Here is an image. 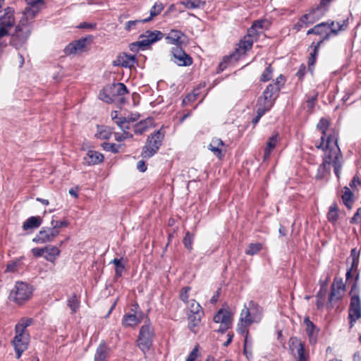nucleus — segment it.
<instances>
[{
	"instance_id": "obj_1",
	"label": "nucleus",
	"mask_w": 361,
	"mask_h": 361,
	"mask_svg": "<svg viewBox=\"0 0 361 361\" xmlns=\"http://www.w3.org/2000/svg\"><path fill=\"white\" fill-rule=\"evenodd\" d=\"M348 24H317L313 28L307 31V35L315 34L322 37V39L315 45H313L314 43L311 45V47H314L308 58V67L311 73L313 71V66L316 62L321 44L331 37L336 36L340 31L346 30Z\"/></svg>"
},
{
	"instance_id": "obj_2",
	"label": "nucleus",
	"mask_w": 361,
	"mask_h": 361,
	"mask_svg": "<svg viewBox=\"0 0 361 361\" xmlns=\"http://www.w3.org/2000/svg\"><path fill=\"white\" fill-rule=\"evenodd\" d=\"M33 322L32 318H21L15 326L16 336L12 341L17 358L27 350L29 343V335L26 334V329Z\"/></svg>"
},
{
	"instance_id": "obj_3",
	"label": "nucleus",
	"mask_w": 361,
	"mask_h": 361,
	"mask_svg": "<svg viewBox=\"0 0 361 361\" xmlns=\"http://www.w3.org/2000/svg\"><path fill=\"white\" fill-rule=\"evenodd\" d=\"M324 149L328 150V154L325 156L323 163L319 166L318 169L319 171H325L326 169V166H329L331 164H333L334 167L337 166V165H342L341 161L342 156L338 146V137L334 135H329L327 137Z\"/></svg>"
},
{
	"instance_id": "obj_4",
	"label": "nucleus",
	"mask_w": 361,
	"mask_h": 361,
	"mask_svg": "<svg viewBox=\"0 0 361 361\" xmlns=\"http://www.w3.org/2000/svg\"><path fill=\"white\" fill-rule=\"evenodd\" d=\"M164 37V34L158 30L146 31L143 35H140L137 42L130 43L129 48L133 52H137L140 50L146 49L149 45L160 40Z\"/></svg>"
},
{
	"instance_id": "obj_5",
	"label": "nucleus",
	"mask_w": 361,
	"mask_h": 361,
	"mask_svg": "<svg viewBox=\"0 0 361 361\" xmlns=\"http://www.w3.org/2000/svg\"><path fill=\"white\" fill-rule=\"evenodd\" d=\"M32 293V287L26 283L18 281L9 294V299L17 304L29 300Z\"/></svg>"
},
{
	"instance_id": "obj_6",
	"label": "nucleus",
	"mask_w": 361,
	"mask_h": 361,
	"mask_svg": "<svg viewBox=\"0 0 361 361\" xmlns=\"http://www.w3.org/2000/svg\"><path fill=\"white\" fill-rule=\"evenodd\" d=\"M164 137V134L160 130L149 135L142 149V157L147 159L152 157L161 145Z\"/></svg>"
},
{
	"instance_id": "obj_7",
	"label": "nucleus",
	"mask_w": 361,
	"mask_h": 361,
	"mask_svg": "<svg viewBox=\"0 0 361 361\" xmlns=\"http://www.w3.org/2000/svg\"><path fill=\"white\" fill-rule=\"evenodd\" d=\"M154 335L153 329L149 324L141 326L137 339V346L145 354L152 347Z\"/></svg>"
},
{
	"instance_id": "obj_8",
	"label": "nucleus",
	"mask_w": 361,
	"mask_h": 361,
	"mask_svg": "<svg viewBox=\"0 0 361 361\" xmlns=\"http://www.w3.org/2000/svg\"><path fill=\"white\" fill-rule=\"evenodd\" d=\"M109 89L114 103L117 104L118 106H122L126 102L125 96L128 94L127 87L122 82L114 83L109 85Z\"/></svg>"
},
{
	"instance_id": "obj_9",
	"label": "nucleus",
	"mask_w": 361,
	"mask_h": 361,
	"mask_svg": "<svg viewBox=\"0 0 361 361\" xmlns=\"http://www.w3.org/2000/svg\"><path fill=\"white\" fill-rule=\"evenodd\" d=\"M252 39H248L245 37H243V39H241L238 44V47L235 49V51L231 54L224 56V62L227 63L238 61L241 56L245 54L247 50L252 48Z\"/></svg>"
},
{
	"instance_id": "obj_10",
	"label": "nucleus",
	"mask_w": 361,
	"mask_h": 361,
	"mask_svg": "<svg viewBox=\"0 0 361 361\" xmlns=\"http://www.w3.org/2000/svg\"><path fill=\"white\" fill-rule=\"evenodd\" d=\"M289 349L296 361H307L308 353L305 351L304 344L297 337H291L288 341Z\"/></svg>"
},
{
	"instance_id": "obj_11",
	"label": "nucleus",
	"mask_w": 361,
	"mask_h": 361,
	"mask_svg": "<svg viewBox=\"0 0 361 361\" xmlns=\"http://www.w3.org/2000/svg\"><path fill=\"white\" fill-rule=\"evenodd\" d=\"M289 349L296 361H307L308 353L305 351L304 344L297 337H291L288 341Z\"/></svg>"
},
{
	"instance_id": "obj_12",
	"label": "nucleus",
	"mask_w": 361,
	"mask_h": 361,
	"mask_svg": "<svg viewBox=\"0 0 361 361\" xmlns=\"http://www.w3.org/2000/svg\"><path fill=\"white\" fill-rule=\"evenodd\" d=\"M289 349L296 361H307L308 353L305 351L304 344L297 337H291L288 341Z\"/></svg>"
},
{
	"instance_id": "obj_13",
	"label": "nucleus",
	"mask_w": 361,
	"mask_h": 361,
	"mask_svg": "<svg viewBox=\"0 0 361 361\" xmlns=\"http://www.w3.org/2000/svg\"><path fill=\"white\" fill-rule=\"evenodd\" d=\"M361 317V301L359 295L351 296L348 310L349 326L352 329L356 321Z\"/></svg>"
},
{
	"instance_id": "obj_14",
	"label": "nucleus",
	"mask_w": 361,
	"mask_h": 361,
	"mask_svg": "<svg viewBox=\"0 0 361 361\" xmlns=\"http://www.w3.org/2000/svg\"><path fill=\"white\" fill-rule=\"evenodd\" d=\"M25 25L18 24L15 27V32L11 35L10 43L16 48L22 46L28 37L29 30Z\"/></svg>"
},
{
	"instance_id": "obj_15",
	"label": "nucleus",
	"mask_w": 361,
	"mask_h": 361,
	"mask_svg": "<svg viewBox=\"0 0 361 361\" xmlns=\"http://www.w3.org/2000/svg\"><path fill=\"white\" fill-rule=\"evenodd\" d=\"M286 82V78L279 75L273 83H270L264 90L263 94L275 102L279 97V92L283 88Z\"/></svg>"
},
{
	"instance_id": "obj_16",
	"label": "nucleus",
	"mask_w": 361,
	"mask_h": 361,
	"mask_svg": "<svg viewBox=\"0 0 361 361\" xmlns=\"http://www.w3.org/2000/svg\"><path fill=\"white\" fill-rule=\"evenodd\" d=\"M172 61L180 66H188L192 63V58L185 53L180 46L172 47Z\"/></svg>"
},
{
	"instance_id": "obj_17",
	"label": "nucleus",
	"mask_w": 361,
	"mask_h": 361,
	"mask_svg": "<svg viewBox=\"0 0 361 361\" xmlns=\"http://www.w3.org/2000/svg\"><path fill=\"white\" fill-rule=\"evenodd\" d=\"M139 305L136 303L133 305L131 311L134 313H128L124 314L122 319V324L125 327H135L140 324L142 319V312H137Z\"/></svg>"
},
{
	"instance_id": "obj_18",
	"label": "nucleus",
	"mask_w": 361,
	"mask_h": 361,
	"mask_svg": "<svg viewBox=\"0 0 361 361\" xmlns=\"http://www.w3.org/2000/svg\"><path fill=\"white\" fill-rule=\"evenodd\" d=\"M60 231L51 227H43L33 238L32 241L36 243H45L51 242L59 234Z\"/></svg>"
},
{
	"instance_id": "obj_19",
	"label": "nucleus",
	"mask_w": 361,
	"mask_h": 361,
	"mask_svg": "<svg viewBox=\"0 0 361 361\" xmlns=\"http://www.w3.org/2000/svg\"><path fill=\"white\" fill-rule=\"evenodd\" d=\"M345 290V285L341 278L336 277L331 287V293L329 296V302L341 300Z\"/></svg>"
},
{
	"instance_id": "obj_20",
	"label": "nucleus",
	"mask_w": 361,
	"mask_h": 361,
	"mask_svg": "<svg viewBox=\"0 0 361 361\" xmlns=\"http://www.w3.org/2000/svg\"><path fill=\"white\" fill-rule=\"evenodd\" d=\"M329 124L330 123L327 119L322 118L317 125V129L319 130L322 133V136L321 137V142L319 145H316V147L318 149L324 150V142L325 140L326 141L327 137L329 135V134L327 135V130L329 129ZM330 135H334L337 137V135L334 133H330Z\"/></svg>"
},
{
	"instance_id": "obj_21",
	"label": "nucleus",
	"mask_w": 361,
	"mask_h": 361,
	"mask_svg": "<svg viewBox=\"0 0 361 361\" xmlns=\"http://www.w3.org/2000/svg\"><path fill=\"white\" fill-rule=\"evenodd\" d=\"M304 324L306 326L305 331L308 336L310 343H316L319 330L308 317L305 318Z\"/></svg>"
},
{
	"instance_id": "obj_22",
	"label": "nucleus",
	"mask_w": 361,
	"mask_h": 361,
	"mask_svg": "<svg viewBox=\"0 0 361 361\" xmlns=\"http://www.w3.org/2000/svg\"><path fill=\"white\" fill-rule=\"evenodd\" d=\"M274 103L275 102L273 100V99L267 97V96L262 93L257 102V111H261L262 113L265 114L267 111H269L271 109Z\"/></svg>"
},
{
	"instance_id": "obj_23",
	"label": "nucleus",
	"mask_w": 361,
	"mask_h": 361,
	"mask_svg": "<svg viewBox=\"0 0 361 361\" xmlns=\"http://www.w3.org/2000/svg\"><path fill=\"white\" fill-rule=\"evenodd\" d=\"M328 8V6L322 4L320 2V4L313 8L308 14L304 15L302 18L307 20H318L324 15Z\"/></svg>"
},
{
	"instance_id": "obj_24",
	"label": "nucleus",
	"mask_w": 361,
	"mask_h": 361,
	"mask_svg": "<svg viewBox=\"0 0 361 361\" xmlns=\"http://www.w3.org/2000/svg\"><path fill=\"white\" fill-rule=\"evenodd\" d=\"M86 42L87 39L85 38H82L70 43L65 48L66 54L70 55L82 51L86 45Z\"/></svg>"
},
{
	"instance_id": "obj_25",
	"label": "nucleus",
	"mask_w": 361,
	"mask_h": 361,
	"mask_svg": "<svg viewBox=\"0 0 361 361\" xmlns=\"http://www.w3.org/2000/svg\"><path fill=\"white\" fill-rule=\"evenodd\" d=\"M104 156L99 152L89 150L86 156L84 157V161L87 165H95L102 162Z\"/></svg>"
},
{
	"instance_id": "obj_26",
	"label": "nucleus",
	"mask_w": 361,
	"mask_h": 361,
	"mask_svg": "<svg viewBox=\"0 0 361 361\" xmlns=\"http://www.w3.org/2000/svg\"><path fill=\"white\" fill-rule=\"evenodd\" d=\"M42 223V219L40 216H31L23 223L22 228L23 231H32L39 228Z\"/></svg>"
},
{
	"instance_id": "obj_27",
	"label": "nucleus",
	"mask_w": 361,
	"mask_h": 361,
	"mask_svg": "<svg viewBox=\"0 0 361 361\" xmlns=\"http://www.w3.org/2000/svg\"><path fill=\"white\" fill-rule=\"evenodd\" d=\"M27 7H26L23 11V17L25 20L28 21L32 19L38 13L39 11L44 6V5L41 4H27Z\"/></svg>"
},
{
	"instance_id": "obj_28",
	"label": "nucleus",
	"mask_w": 361,
	"mask_h": 361,
	"mask_svg": "<svg viewBox=\"0 0 361 361\" xmlns=\"http://www.w3.org/2000/svg\"><path fill=\"white\" fill-rule=\"evenodd\" d=\"M183 37L184 35L182 32L177 30H171L167 35L166 39L168 40L169 43L173 44L175 46H180L183 42Z\"/></svg>"
},
{
	"instance_id": "obj_29",
	"label": "nucleus",
	"mask_w": 361,
	"mask_h": 361,
	"mask_svg": "<svg viewBox=\"0 0 361 361\" xmlns=\"http://www.w3.org/2000/svg\"><path fill=\"white\" fill-rule=\"evenodd\" d=\"M214 321L216 323L225 324H231L232 315L230 312L224 310H220L214 317Z\"/></svg>"
},
{
	"instance_id": "obj_30",
	"label": "nucleus",
	"mask_w": 361,
	"mask_h": 361,
	"mask_svg": "<svg viewBox=\"0 0 361 361\" xmlns=\"http://www.w3.org/2000/svg\"><path fill=\"white\" fill-rule=\"evenodd\" d=\"M224 146V142L218 137H214L209 145V149L218 158H221L223 154L221 147Z\"/></svg>"
},
{
	"instance_id": "obj_31",
	"label": "nucleus",
	"mask_w": 361,
	"mask_h": 361,
	"mask_svg": "<svg viewBox=\"0 0 361 361\" xmlns=\"http://www.w3.org/2000/svg\"><path fill=\"white\" fill-rule=\"evenodd\" d=\"M248 307L250 308V312L252 315V321H254L255 323L259 322L262 315V307L252 300L250 301Z\"/></svg>"
},
{
	"instance_id": "obj_32",
	"label": "nucleus",
	"mask_w": 361,
	"mask_h": 361,
	"mask_svg": "<svg viewBox=\"0 0 361 361\" xmlns=\"http://www.w3.org/2000/svg\"><path fill=\"white\" fill-rule=\"evenodd\" d=\"M60 250L56 246H47L45 247V254L44 257L49 262L54 263L56 259L60 255Z\"/></svg>"
},
{
	"instance_id": "obj_33",
	"label": "nucleus",
	"mask_w": 361,
	"mask_h": 361,
	"mask_svg": "<svg viewBox=\"0 0 361 361\" xmlns=\"http://www.w3.org/2000/svg\"><path fill=\"white\" fill-rule=\"evenodd\" d=\"M164 8L161 3H155L150 10V16L142 20H129L127 23H148L152 17L157 16Z\"/></svg>"
},
{
	"instance_id": "obj_34",
	"label": "nucleus",
	"mask_w": 361,
	"mask_h": 361,
	"mask_svg": "<svg viewBox=\"0 0 361 361\" xmlns=\"http://www.w3.org/2000/svg\"><path fill=\"white\" fill-rule=\"evenodd\" d=\"M4 26L0 27V56L4 51L7 47V43L1 38L10 33L11 29L15 24H3Z\"/></svg>"
},
{
	"instance_id": "obj_35",
	"label": "nucleus",
	"mask_w": 361,
	"mask_h": 361,
	"mask_svg": "<svg viewBox=\"0 0 361 361\" xmlns=\"http://www.w3.org/2000/svg\"><path fill=\"white\" fill-rule=\"evenodd\" d=\"M118 64L125 68L134 67L136 63L135 56L124 54L118 58Z\"/></svg>"
},
{
	"instance_id": "obj_36",
	"label": "nucleus",
	"mask_w": 361,
	"mask_h": 361,
	"mask_svg": "<svg viewBox=\"0 0 361 361\" xmlns=\"http://www.w3.org/2000/svg\"><path fill=\"white\" fill-rule=\"evenodd\" d=\"M14 10L11 7L0 11V23H14Z\"/></svg>"
},
{
	"instance_id": "obj_37",
	"label": "nucleus",
	"mask_w": 361,
	"mask_h": 361,
	"mask_svg": "<svg viewBox=\"0 0 361 361\" xmlns=\"http://www.w3.org/2000/svg\"><path fill=\"white\" fill-rule=\"evenodd\" d=\"M278 133H276L269 137L267 142V147L264 150V159H269L271 152L275 148L278 142Z\"/></svg>"
},
{
	"instance_id": "obj_38",
	"label": "nucleus",
	"mask_w": 361,
	"mask_h": 361,
	"mask_svg": "<svg viewBox=\"0 0 361 361\" xmlns=\"http://www.w3.org/2000/svg\"><path fill=\"white\" fill-rule=\"evenodd\" d=\"M264 27V24H252V26L247 30V33L244 37L252 39L254 42L258 38L259 30H262Z\"/></svg>"
},
{
	"instance_id": "obj_39",
	"label": "nucleus",
	"mask_w": 361,
	"mask_h": 361,
	"mask_svg": "<svg viewBox=\"0 0 361 361\" xmlns=\"http://www.w3.org/2000/svg\"><path fill=\"white\" fill-rule=\"evenodd\" d=\"M109 353V348L105 343H101L97 348L94 361H105Z\"/></svg>"
},
{
	"instance_id": "obj_40",
	"label": "nucleus",
	"mask_w": 361,
	"mask_h": 361,
	"mask_svg": "<svg viewBox=\"0 0 361 361\" xmlns=\"http://www.w3.org/2000/svg\"><path fill=\"white\" fill-rule=\"evenodd\" d=\"M202 315L203 313L190 314L188 315V328L190 331L194 333L197 332L195 328L200 324Z\"/></svg>"
},
{
	"instance_id": "obj_41",
	"label": "nucleus",
	"mask_w": 361,
	"mask_h": 361,
	"mask_svg": "<svg viewBox=\"0 0 361 361\" xmlns=\"http://www.w3.org/2000/svg\"><path fill=\"white\" fill-rule=\"evenodd\" d=\"M250 312V308L248 306L245 305L244 308L242 310L240 317V322L245 323L247 325H251L252 323H255L252 321V317Z\"/></svg>"
},
{
	"instance_id": "obj_42",
	"label": "nucleus",
	"mask_w": 361,
	"mask_h": 361,
	"mask_svg": "<svg viewBox=\"0 0 361 361\" xmlns=\"http://www.w3.org/2000/svg\"><path fill=\"white\" fill-rule=\"evenodd\" d=\"M327 219L331 223H336L338 219V206L336 202L331 204L327 214Z\"/></svg>"
},
{
	"instance_id": "obj_43",
	"label": "nucleus",
	"mask_w": 361,
	"mask_h": 361,
	"mask_svg": "<svg viewBox=\"0 0 361 361\" xmlns=\"http://www.w3.org/2000/svg\"><path fill=\"white\" fill-rule=\"evenodd\" d=\"M109 85L104 87L99 93V99L106 103L110 104L114 103V99H112V96L110 94Z\"/></svg>"
},
{
	"instance_id": "obj_44",
	"label": "nucleus",
	"mask_w": 361,
	"mask_h": 361,
	"mask_svg": "<svg viewBox=\"0 0 361 361\" xmlns=\"http://www.w3.org/2000/svg\"><path fill=\"white\" fill-rule=\"evenodd\" d=\"M123 258H114L112 260V263L115 265V276L116 278H120L124 270L125 265L122 263Z\"/></svg>"
},
{
	"instance_id": "obj_45",
	"label": "nucleus",
	"mask_w": 361,
	"mask_h": 361,
	"mask_svg": "<svg viewBox=\"0 0 361 361\" xmlns=\"http://www.w3.org/2000/svg\"><path fill=\"white\" fill-rule=\"evenodd\" d=\"M262 249V244L260 243H250L245 252L247 255H255L257 254Z\"/></svg>"
},
{
	"instance_id": "obj_46",
	"label": "nucleus",
	"mask_w": 361,
	"mask_h": 361,
	"mask_svg": "<svg viewBox=\"0 0 361 361\" xmlns=\"http://www.w3.org/2000/svg\"><path fill=\"white\" fill-rule=\"evenodd\" d=\"M274 68L271 66V64H269L264 71L262 72L260 76V81L262 82H267L270 80L273 77Z\"/></svg>"
},
{
	"instance_id": "obj_47",
	"label": "nucleus",
	"mask_w": 361,
	"mask_h": 361,
	"mask_svg": "<svg viewBox=\"0 0 361 361\" xmlns=\"http://www.w3.org/2000/svg\"><path fill=\"white\" fill-rule=\"evenodd\" d=\"M149 128V122L146 120L142 121L134 126V132L137 135H142Z\"/></svg>"
},
{
	"instance_id": "obj_48",
	"label": "nucleus",
	"mask_w": 361,
	"mask_h": 361,
	"mask_svg": "<svg viewBox=\"0 0 361 361\" xmlns=\"http://www.w3.org/2000/svg\"><path fill=\"white\" fill-rule=\"evenodd\" d=\"M187 303L190 314L203 313L201 306L195 300H190Z\"/></svg>"
},
{
	"instance_id": "obj_49",
	"label": "nucleus",
	"mask_w": 361,
	"mask_h": 361,
	"mask_svg": "<svg viewBox=\"0 0 361 361\" xmlns=\"http://www.w3.org/2000/svg\"><path fill=\"white\" fill-rule=\"evenodd\" d=\"M193 240L194 235L191 234L189 231H187L185 233V237L183 238V243L184 245V247L189 251H191L192 250Z\"/></svg>"
},
{
	"instance_id": "obj_50",
	"label": "nucleus",
	"mask_w": 361,
	"mask_h": 361,
	"mask_svg": "<svg viewBox=\"0 0 361 361\" xmlns=\"http://www.w3.org/2000/svg\"><path fill=\"white\" fill-rule=\"evenodd\" d=\"M352 196L353 194L350 189L347 187L345 188V192L344 194L342 195V200L343 202V204L349 209L351 208L352 204Z\"/></svg>"
},
{
	"instance_id": "obj_51",
	"label": "nucleus",
	"mask_w": 361,
	"mask_h": 361,
	"mask_svg": "<svg viewBox=\"0 0 361 361\" xmlns=\"http://www.w3.org/2000/svg\"><path fill=\"white\" fill-rule=\"evenodd\" d=\"M80 302L77 298V296L75 295H72L68 300V306L71 310L72 313H75L77 312L78 307H79Z\"/></svg>"
},
{
	"instance_id": "obj_52",
	"label": "nucleus",
	"mask_w": 361,
	"mask_h": 361,
	"mask_svg": "<svg viewBox=\"0 0 361 361\" xmlns=\"http://www.w3.org/2000/svg\"><path fill=\"white\" fill-rule=\"evenodd\" d=\"M185 5L188 8H196L204 6L205 2L201 0H188L185 1Z\"/></svg>"
},
{
	"instance_id": "obj_53",
	"label": "nucleus",
	"mask_w": 361,
	"mask_h": 361,
	"mask_svg": "<svg viewBox=\"0 0 361 361\" xmlns=\"http://www.w3.org/2000/svg\"><path fill=\"white\" fill-rule=\"evenodd\" d=\"M102 147L106 152H111L113 153H117L118 152V146L114 143L103 142Z\"/></svg>"
},
{
	"instance_id": "obj_54",
	"label": "nucleus",
	"mask_w": 361,
	"mask_h": 361,
	"mask_svg": "<svg viewBox=\"0 0 361 361\" xmlns=\"http://www.w3.org/2000/svg\"><path fill=\"white\" fill-rule=\"evenodd\" d=\"M69 223L64 220V221H56L54 219H52L51 221V226L53 228H56V231H59L60 228L62 227H67L68 226Z\"/></svg>"
},
{
	"instance_id": "obj_55",
	"label": "nucleus",
	"mask_w": 361,
	"mask_h": 361,
	"mask_svg": "<svg viewBox=\"0 0 361 361\" xmlns=\"http://www.w3.org/2000/svg\"><path fill=\"white\" fill-rule=\"evenodd\" d=\"M116 123L123 131H128L130 129L129 123L125 118L119 117L118 121H116Z\"/></svg>"
},
{
	"instance_id": "obj_56",
	"label": "nucleus",
	"mask_w": 361,
	"mask_h": 361,
	"mask_svg": "<svg viewBox=\"0 0 361 361\" xmlns=\"http://www.w3.org/2000/svg\"><path fill=\"white\" fill-rule=\"evenodd\" d=\"M190 290V287L189 286H185L184 288H183L180 290V299L183 301L184 302H188L189 300H188V298H189V292Z\"/></svg>"
},
{
	"instance_id": "obj_57",
	"label": "nucleus",
	"mask_w": 361,
	"mask_h": 361,
	"mask_svg": "<svg viewBox=\"0 0 361 361\" xmlns=\"http://www.w3.org/2000/svg\"><path fill=\"white\" fill-rule=\"evenodd\" d=\"M249 326L250 325H247L245 323H241L239 322L238 326H237V332L242 336H244V335L248 336L249 332H248L247 327Z\"/></svg>"
},
{
	"instance_id": "obj_58",
	"label": "nucleus",
	"mask_w": 361,
	"mask_h": 361,
	"mask_svg": "<svg viewBox=\"0 0 361 361\" xmlns=\"http://www.w3.org/2000/svg\"><path fill=\"white\" fill-rule=\"evenodd\" d=\"M198 353V345H196L189 354L186 361H196Z\"/></svg>"
},
{
	"instance_id": "obj_59",
	"label": "nucleus",
	"mask_w": 361,
	"mask_h": 361,
	"mask_svg": "<svg viewBox=\"0 0 361 361\" xmlns=\"http://www.w3.org/2000/svg\"><path fill=\"white\" fill-rule=\"evenodd\" d=\"M111 135V133L109 132V130H103L99 131L97 134V136L98 138L102 139V140H108L110 138Z\"/></svg>"
},
{
	"instance_id": "obj_60",
	"label": "nucleus",
	"mask_w": 361,
	"mask_h": 361,
	"mask_svg": "<svg viewBox=\"0 0 361 361\" xmlns=\"http://www.w3.org/2000/svg\"><path fill=\"white\" fill-rule=\"evenodd\" d=\"M32 252L35 257H44L45 254V247H35L32 250Z\"/></svg>"
},
{
	"instance_id": "obj_61",
	"label": "nucleus",
	"mask_w": 361,
	"mask_h": 361,
	"mask_svg": "<svg viewBox=\"0 0 361 361\" xmlns=\"http://www.w3.org/2000/svg\"><path fill=\"white\" fill-rule=\"evenodd\" d=\"M358 277H359V274H357L355 282L352 285L351 290H350V294L351 295V296L353 295H355V294H357L358 295V293H359V288H358V286H357Z\"/></svg>"
},
{
	"instance_id": "obj_62",
	"label": "nucleus",
	"mask_w": 361,
	"mask_h": 361,
	"mask_svg": "<svg viewBox=\"0 0 361 361\" xmlns=\"http://www.w3.org/2000/svg\"><path fill=\"white\" fill-rule=\"evenodd\" d=\"M317 95L315 94V95H313V96L309 97L307 99L306 103H307V107L310 110H311L314 108L316 100H317Z\"/></svg>"
},
{
	"instance_id": "obj_63",
	"label": "nucleus",
	"mask_w": 361,
	"mask_h": 361,
	"mask_svg": "<svg viewBox=\"0 0 361 361\" xmlns=\"http://www.w3.org/2000/svg\"><path fill=\"white\" fill-rule=\"evenodd\" d=\"M306 73V66L305 64L300 65L299 70L296 73V76L300 79L302 80Z\"/></svg>"
},
{
	"instance_id": "obj_64",
	"label": "nucleus",
	"mask_w": 361,
	"mask_h": 361,
	"mask_svg": "<svg viewBox=\"0 0 361 361\" xmlns=\"http://www.w3.org/2000/svg\"><path fill=\"white\" fill-rule=\"evenodd\" d=\"M361 185V180L357 175H355L350 183V186L352 188H355L357 185Z\"/></svg>"
}]
</instances>
